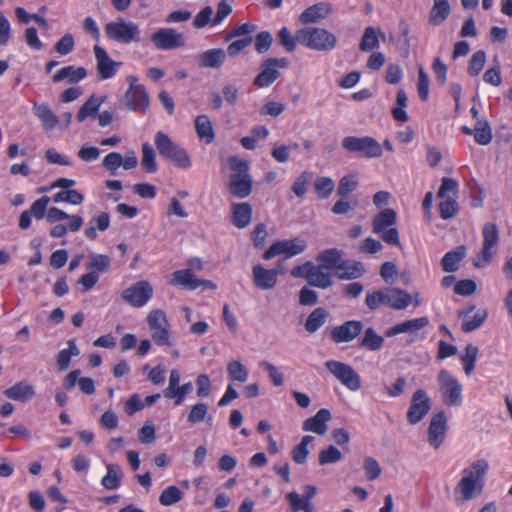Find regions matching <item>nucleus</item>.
<instances>
[{
	"label": "nucleus",
	"mask_w": 512,
	"mask_h": 512,
	"mask_svg": "<svg viewBox=\"0 0 512 512\" xmlns=\"http://www.w3.org/2000/svg\"><path fill=\"white\" fill-rule=\"evenodd\" d=\"M156 148L164 159L173 163L178 168H188L191 165L187 152L162 131L155 134Z\"/></svg>",
	"instance_id": "39448f33"
},
{
	"label": "nucleus",
	"mask_w": 512,
	"mask_h": 512,
	"mask_svg": "<svg viewBox=\"0 0 512 512\" xmlns=\"http://www.w3.org/2000/svg\"><path fill=\"white\" fill-rule=\"evenodd\" d=\"M379 47L378 31L373 26H368L359 43V49L363 52H370Z\"/></svg>",
	"instance_id": "ea45409f"
},
{
	"label": "nucleus",
	"mask_w": 512,
	"mask_h": 512,
	"mask_svg": "<svg viewBox=\"0 0 512 512\" xmlns=\"http://www.w3.org/2000/svg\"><path fill=\"white\" fill-rule=\"evenodd\" d=\"M228 165L234 172L232 175H250L248 161L241 159L239 156H231L228 159Z\"/></svg>",
	"instance_id": "680f3d73"
},
{
	"label": "nucleus",
	"mask_w": 512,
	"mask_h": 512,
	"mask_svg": "<svg viewBox=\"0 0 512 512\" xmlns=\"http://www.w3.org/2000/svg\"><path fill=\"white\" fill-rule=\"evenodd\" d=\"M330 337L335 343L352 341V320H348L342 325L334 327L330 331Z\"/></svg>",
	"instance_id": "c03bdc74"
},
{
	"label": "nucleus",
	"mask_w": 512,
	"mask_h": 512,
	"mask_svg": "<svg viewBox=\"0 0 512 512\" xmlns=\"http://www.w3.org/2000/svg\"><path fill=\"white\" fill-rule=\"evenodd\" d=\"M466 246L459 245L455 249L445 253L441 259V267L444 272L453 273L460 268L461 261L466 257Z\"/></svg>",
	"instance_id": "5701e85b"
},
{
	"label": "nucleus",
	"mask_w": 512,
	"mask_h": 512,
	"mask_svg": "<svg viewBox=\"0 0 512 512\" xmlns=\"http://www.w3.org/2000/svg\"><path fill=\"white\" fill-rule=\"evenodd\" d=\"M253 42V37H243L230 43L225 51L229 56H238L245 48L250 46Z\"/></svg>",
	"instance_id": "e2e57ef3"
},
{
	"label": "nucleus",
	"mask_w": 512,
	"mask_h": 512,
	"mask_svg": "<svg viewBox=\"0 0 512 512\" xmlns=\"http://www.w3.org/2000/svg\"><path fill=\"white\" fill-rule=\"evenodd\" d=\"M87 76V69L85 67H74L72 65L62 67L53 75L54 82H60L64 79L68 83L74 84L83 80Z\"/></svg>",
	"instance_id": "c85d7f7f"
},
{
	"label": "nucleus",
	"mask_w": 512,
	"mask_h": 512,
	"mask_svg": "<svg viewBox=\"0 0 512 512\" xmlns=\"http://www.w3.org/2000/svg\"><path fill=\"white\" fill-rule=\"evenodd\" d=\"M33 114L41 121L45 130H53L59 123L58 117L53 113L47 103H34L32 108Z\"/></svg>",
	"instance_id": "a878e982"
},
{
	"label": "nucleus",
	"mask_w": 512,
	"mask_h": 512,
	"mask_svg": "<svg viewBox=\"0 0 512 512\" xmlns=\"http://www.w3.org/2000/svg\"><path fill=\"white\" fill-rule=\"evenodd\" d=\"M208 414V406L203 402L196 403L191 407L187 415V422L194 425L203 422Z\"/></svg>",
	"instance_id": "8fccbe9b"
},
{
	"label": "nucleus",
	"mask_w": 512,
	"mask_h": 512,
	"mask_svg": "<svg viewBox=\"0 0 512 512\" xmlns=\"http://www.w3.org/2000/svg\"><path fill=\"white\" fill-rule=\"evenodd\" d=\"M50 198L48 196H43L37 199L30 207L28 212H31L37 220H41L45 217L47 206L49 204Z\"/></svg>",
	"instance_id": "69168bd1"
},
{
	"label": "nucleus",
	"mask_w": 512,
	"mask_h": 512,
	"mask_svg": "<svg viewBox=\"0 0 512 512\" xmlns=\"http://www.w3.org/2000/svg\"><path fill=\"white\" fill-rule=\"evenodd\" d=\"M329 317L328 311L323 307L314 309L307 317L304 327L309 333L318 331L327 321Z\"/></svg>",
	"instance_id": "72a5a7b5"
},
{
	"label": "nucleus",
	"mask_w": 512,
	"mask_h": 512,
	"mask_svg": "<svg viewBox=\"0 0 512 512\" xmlns=\"http://www.w3.org/2000/svg\"><path fill=\"white\" fill-rule=\"evenodd\" d=\"M489 469L488 461L478 459L471 464L470 467L463 470V477L458 482L456 491L459 489L463 495V499L471 500L475 492L480 494L484 487V476Z\"/></svg>",
	"instance_id": "f03ea898"
},
{
	"label": "nucleus",
	"mask_w": 512,
	"mask_h": 512,
	"mask_svg": "<svg viewBox=\"0 0 512 512\" xmlns=\"http://www.w3.org/2000/svg\"><path fill=\"white\" fill-rule=\"evenodd\" d=\"M129 87L119 101V108L134 112H145L150 104V96L146 88L138 82L134 75H128Z\"/></svg>",
	"instance_id": "20e7f679"
},
{
	"label": "nucleus",
	"mask_w": 512,
	"mask_h": 512,
	"mask_svg": "<svg viewBox=\"0 0 512 512\" xmlns=\"http://www.w3.org/2000/svg\"><path fill=\"white\" fill-rule=\"evenodd\" d=\"M228 377L232 381L245 382L248 378L247 368L238 360H232L227 366Z\"/></svg>",
	"instance_id": "49530a36"
},
{
	"label": "nucleus",
	"mask_w": 512,
	"mask_h": 512,
	"mask_svg": "<svg viewBox=\"0 0 512 512\" xmlns=\"http://www.w3.org/2000/svg\"><path fill=\"white\" fill-rule=\"evenodd\" d=\"M477 291V283L473 279H462L455 283L454 293L459 296L468 297Z\"/></svg>",
	"instance_id": "603ef678"
},
{
	"label": "nucleus",
	"mask_w": 512,
	"mask_h": 512,
	"mask_svg": "<svg viewBox=\"0 0 512 512\" xmlns=\"http://www.w3.org/2000/svg\"><path fill=\"white\" fill-rule=\"evenodd\" d=\"M322 269L321 266L315 265L307 281L312 286L326 289L332 285V280L330 273L323 272Z\"/></svg>",
	"instance_id": "79ce46f5"
},
{
	"label": "nucleus",
	"mask_w": 512,
	"mask_h": 512,
	"mask_svg": "<svg viewBox=\"0 0 512 512\" xmlns=\"http://www.w3.org/2000/svg\"><path fill=\"white\" fill-rule=\"evenodd\" d=\"M316 261L323 269L334 270L343 261V252L337 248L325 249L316 256Z\"/></svg>",
	"instance_id": "2f4dec72"
},
{
	"label": "nucleus",
	"mask_w": 512,
	"mask_h": 512,
	"mask_svg": "<svg viewBox=\"0 0 512 512\" xmlns=\"http://www.w3.org/2000/svg\"><path fill=\"white\" fill-rule=\"evenodd\" d=\"M168 283L172 286L181 287L185 290H196L200 287L198 278H196L191 269L176 270L171 274Z\"/></svg>",
	"instance_id": "412c9836"
},
{
	"label": "nucleus",
	"mask_w": 512,
	"mask_h": 512,
	"mask_svg": "<svg viewBox=\"0 0 512 512\" xmlns=\"http://www.w3.org/2000/svg\"><path fill=\"white\" fill-rule=\"evenodd\" d=\"M107 473L102 478L101 484L108 490L117 489L121 485L122 470L118 464H107Z\"/></svg>",
	"instance_id": "e433bc0d"
},
{
	"label": "nucleus",
	"mask_w": 512,
	"mask_h": 512,
	"mask_svg": "<svg viewBox=\"0 0 512 512\" xmlns=\"http://www.w3.org/2000/svg\"><path fill=\"white\" fill-rule=\"evenodd\" d=\"M354 153L366 159L379 158L383 149L381 144L371 136L354 137Z\"/></svg>",
	"instance_id": "2eb2a0df"
},
{
	"label": "nucleus",
	"mask_w": 512,
	"mask_h": 512,
	"mask_svg": "<svg viewBox=\"0 0 512 512\" xmlns=\"http://www.w3.org/2000/svg\"><path fill=\"white\" fill-rule=\"evenodd\" d=\"M432 407V401L427 392L423 389L416 390L410 401L406 419L411 425H416L421 422L424 417L429 413Z\"/></svg>",
	"instance_id": "1a4fd4ad"
},
{
	"label": "nucleus",
	"mask_w": 512,
	"mask_h": 512,
	"mask_svg": "<svg viewBox=\"0 0 512 512\" xmlns=\"http://www.w3.org/2000/svg\"><path fill=\"white\" fill-rule=\"evenodd\" d=\"M342 459L341 451L334 445H330L327 449L320 451L319 453V464L327 465L336 463Z\"/></svg>",
	"instance_id": "4d7b16f0"
},
{
	"label": "nucleus",
	"mask_w": 512,
	"mask_h": 512,
	"mask_svg": "<svg viewBox=\"0 0 512 512\" xmlns=\"http://www.w3.org/2000/svg\"><path fill=\"white\" fill-rule=\"evenodd\" d=\"M397 222V213L392 208H386L377 213L372 221L373 233H380L386 228L394 226Z\"/></svg>",
	"instance_id": "c756f323"
},
{
	"label": "nucleus",
	"mask_w": 512,
	"mask_h": 512,
	"mask_svg": "<svg viewBox=\"0 0 512 512\" xmlns=\"http://www.w3.org/2000/svg\"><path fill=\"white\" fill-rule=\"evenodd\" d=\"M273 37L269 31H261L255 37V50L259 54H265L271 48Z\"/></svg>",
	"instance_id": "13d9d810"
},
{
	"label": "nucleus",
	"mask_w": 512,
	"mask_h": 512,
	"mask_svg": "<svg viewBox=\"0 0 512 512\" xmlns=\"http://www.w3.org/2000/svg\"><path fill=\"white\" fill-rule=\"evenodd\" d=\"M438 382L442 399L448 406H459L462 403V386L447 370L442 369L438 374Z\"/></svg>",
	"instance_id": "0eeeda50"
},
{
	"label": "nucleus",
	"mask_w": 512,
	"mask_h": 512,
	"mask_svg": "<svg viewBox=\"0 0 512 512\" xmlns=\"http://www.w3.org/2000/svg\"><path fill=\"white\" fill-rule=\"evenodd\" d=\"M332 414L326 408L320 409L314 416L307 418L302 425L304 431L324 435L328 430L327 423L331 420Z\"/></svg>",
	"instance_id": "dca6fc26"
},
{
	"label": "nucleus",
	"mask_w": 512,
	"mask_h": 512,
	"mask_svg": "<svg viewBox=\"0 0 512 512\" xmlns=\"http://www.w3.org/2000/svg\"><path fill=\"white\" fill-rule=\"evenodd\" d=\"M105 97L97 98L95 94L91 95L88 100L80 107L77 113V120L83 122L89 116L94 115L104 102Z\"/></svg>",
	"instance_id": "58836bf2"
},
{
	"label": "nucleus",
	"mask_w": 512,
	"mask_h": 512,
	"mask_svg": "<svg viewBox=\"0 0 512 512\" xmlns=\"http://www.w3.org/2000/svg\"><path fill=\"white\" fill-rule=\"evenodd\" d=\"M313 173L311 171H303L294 181L291 189L293 193L302 198L307 192V186L312 180Z\"/></svg>",
	"instance_id": "09e8293b"
},
{
	"label": "nucleus",
	"mask_w": 512,
	"mask_h": 512,
	"mask_svg": "<svg viewBox=\"0 0 512 512\" xmlns=\"http://www.w3.org/2000/svg\"><path fill=\"white\" fill-rule=\"evenodd\" d=\"M475 306L470 305L459 312V316H463L464 319L461 324V330L464 333H470L481 327L488 317V311L486 309H478L476 313L470 318L469 314L474 311Z\"/></svg>",
	"instance_id": "f3484780"
},
{
	"label": "nucleus",
	"mask_w": 512,
	"mask_h": 512,
	"mask_svg": "<svg viewBox=\"0 0 512 512\" xmlns=\"http://www.w3.org/2000/svg\"><path fill=\"white\" fill-rule=\"evenodd\" d=\"M168 326L169 325L167 323V324H164L163 326H161L160 328H155L152 330L151 337H152L153 341L158 346H170L171 345L170 333L168 330Z\"/></svg>",
	"instance_id": "0e129e2a"
},
{
	"label": "nucleus",
	"mask_w": 512,
	"mask_h": 512,
	"mask_svg": "<svg viewBox=\"0 0 512 512\" xmlns=\"http://www.w3.org/2000/svg\"><path fill=\"white\" fill-rule=\"evenodd\" d=\"M365 303L370 310H376L380 305L403 310L412 303V296L401 288L386 287L367 293Z\"/></svg>",
	"instance_id": "f257e3e1"
},
{
	"label": "nucleus",
	"mask_w": 512,
	"mask_h": 512,
	"mask_svg": "<svg viewBox=\"0 0 512 512\" xmlns=\"http://www.w3.org/2000/svg\"><path fill=\"white\" fill-rule=\"evenodd\" d=\"M447 422L448 419L444 410H440L433 414L430 420L428 427V442L435 449H438L445 440L448 429Z\"/></svg>",
	"instance_id": "f8f14e48"
},
{
	"label": "nucleus",
	"mask_w": 512,
	"mask_h": 512,
	"mask_svg": "<svg viewBox=\"0 0 512 512\" xmlns=\"http://www.w3.org/2000/svg\"><path fill=\"white\" fill-rule=\"evenodd\" d=\"M364 469L368 480L373 481L381 474V466L379 462L373 457H367L364 461Z\"/></svg>",
	"instance_id": "338daca9"
},
{
	"label": "nucleus",
	"mask_w": 512,
	"mask_h": 512,
	"mask_svg": "<svg viewBox=\"0 0 512 512\" xmlns=\"http://www.w3.org/2000/svg\"><path fill=\"white\" fill-rule=\"evenodd\" d=\"M299 44L317 51H329L336 46V36L326 29L304 27L296 31Z\"/></svg>",
	"instance_id": "7ed1b4c3"
},
{
	"label": "nucleus",
	"mask_w": 512,
	"mask_h": 512,
	"mask_svg": "<svg viewBox=\"0 0 512 512\" xmlns=\"http://www.w3.org/2000/svg\"><path fill=\"white\" fill-rule=\"evenodd\" d=\"M483 247L482 253L486 262L491 261L492 253L490 249L493 248L499 240V230L495 223L488 222L483 226Z\"/></svg>",
	"instance_id": "393cba45"
},
{
	"label": "nucleus",
	"mask_w": 512,
	"mask_h": 512,
	"mask_svg": "<svg viewBox=\"0 0 512 512\" xmlns=\"http://www.w3.org/2000/svg\"><path fill=\"white\" fill-rule=\"evenodd\" d=\"M408 104V98L404 89H399L396 94L395 107L392 108L391 114L394 120L398 122H407L409 116L405 110Z\"/></svg>",
	"instance_id": "4c0bfd02"
},
{
	"label": "nucleus",
	"mask_w": 512,
	"mask_h": 512,
	"mask_svg": "<svg viewBox=\"0 0 512 512\" xmlns=\"http://www.w3.org/2000/svg\"><path fill=\"white\" fill-rule=\"evenodd\" d=\"M332 12L331 4L328 2H319L306 8L299 16L302 24L319 22L327 18Z\"/></svg>",
	"instance_id": "6ab92c4d"
},
{
	"label": "nucleus",
	"mask_w": 512,
	"mask_h": 512,
	"mask_svg": "<svg viewBox=\"0 0 512 512\" xmlns=\"http://www.w3.org/2000/svg\"><path fill=\"white\" fill-rule=\"evenodd\" d=\"M141 166L147 173H155L158 170L156 163V154L151 144H142V160Z\"/></svg>",
	"instance_id": "a19ab883"
},
{
	"label": "nucleus",
	"mask_w": 512,
	"mask_h": 512,
	"mask_svg": "<svg viewBox=\"0 0 512 512\" xmlns=\"http://www.w3.org/2000/svg\"><path fill=\"white\" fill-rule=\"evenodd\" d=\"M486 63V53L484 50H477L470 58L468 63V74L471 77L478 76Z\"/></svg>",
	"instance_id": "de8ad7c7"
},
{
	"label": "nucleus",
	"mask_w": 512,
	"mask_h": 512,
	"mask_svg": "<svg viewBox=\"0 0 512 512\" xmlns=\"http://www.w3.org/2000/svg\"><path fill=\"white\" fill-rule=\"evenodd\" d=\"M429 76L422 66L418 70L417 91L421 101H427L429 97Z\"/></svg>",
	"instance_id": "bf43d9fd"
},
{
	"label": "nucleus",
	"mask_w": 512,
	"mask_h": 512,
	"mask_svg": "<svg viewBox=\"0 0 512 512\" xmlns=\"http://www.w3.org/2000/svg\"><path fill=\"white\" fill-rule=\"evenodd\" d=\"M280 77V71L277 70L272 64H269V59L264 60L260 65V72L254 78L253 85L258 88H264L272 85L275 80Z\"/></svg>",
	"instance_id": "b1692460"
},
{
	"label": "nucleus",
	"mask_w": 512,
	"mask_h": 512,
	"mask_svg": "<svg viewBox=\"0 0 512 512\" xmlns=\"http://www.w3.org/2000/svg\"><path fill=\"white\" fill-rule=\"evenodd\" d=\"M111 266V260L108 255L95 254L91 256L90 262L87 264V269H95L99 273H106Z\"/></svg>",
	"instance_id": "3c124183"
},
{
	"label": "nucleus",
	"mask_w": 512,
	"mask_h": 512,
	"mask_svg": "<svg viewBox=\"0 0 512 512\" xmlns=\"http://www.w3.org/2000/svg\"><path fill=\"white\" fill-rule=\"evenodd\" d=\"M327 370L332 373L339 381H341L349 389H352V367L348 364L329 360L325 363Z\"/></svg>",
	"instance_id": "bb28decb"
},
{
	"label": "nucleus",
	"mask_w": 512,
	"mask_h": 512,
	"mask_svg": "<svg viewBox=\"0 0 512 512\" xmlns=\"http://www.w3.org/2000/svg\"><path fill=\"white\" fill-rule=\"evenodd\" d=\"M253 188L251 175H231L228 190L229 193L239 199L247 198Z\"/></svg>",
	"instance_id": "a211bd4d"
},
{
	"label": "nucleus",
	"mask_w": 512,
	"mask_h": 512,
	"mask_svg": "<svg viewBox=\"0 0 512 512\" xmlns=\"http://www.w3.org/2000/svg\"><path fill=\"white\" fill-rule=\"evenodd\" d=\"M195 132L200 140H204L207 144H211L215 140V132L208 115L202 114L195 118Z\"/></svg>",
	"instance_id": "cd10ccee"
},
{
	"label": "nucleus",
	"mask_w": 512,
	"mask_h": 512,
	"mask_svg": "<svg viewBox=\"0 0 512 512\" xmlns=\"http://www.w3.org/2000/svg\"><path fill=\"white\" fill-rule=\"evenodd\" d=\"M200 68L219 69L224 64L226 52L222 48L206 50L198 55Z\"/></svg>",
	"instance_id": "aec40b11"
},
{
	"label": "nucleus",
	"mask_w": 512,
	"mask_h": 512,
	"mask_svg": "<svg viewBox=\"0 0 512 512\" xmlns=\"http://www.w3.org/2000/svg\"><path fill=\"white\" fill-rule=\"evenodd\" d=\"M474 140L477 144L486 146L492 141V129L487 119L481 118L475 122Z\"/></svg>",
	"instance_id": "c9c22d12"
},
{
	"label": "nucleus",
	"mask_w": 512,
	"mask_h": 512,
	"mask_svg": "<svg viewBox=\"0 0 512 512\" xmlns=\"http://www.w3.org/2000/svg\"><path fill=\"white\" fill-rule=\"evenodd\" d=\"M3 394L11 400L26 402L35 396V389L33 385L25 381H20L6 388Z\"/></svg>",
	"instance_id": "4be33fe9"
},
{
	"label": "nucleus",
	"mask_w": 512,
	"mask_h": 512,
	"mask_svg": "<svg viewBox=\"0 0 512 512\" xmlns=\"http://www.w3.org/2000/svg\"><path fill=\"white\" fill-rule=\"evenodd\" d=\"M151 41L158 50H174L185 45L182 33L173 28H160L151 35Z\"/></svg>",
	"instance_id": "9d476101"
},
{
	"label": "nucleus",
	"mask_w": 512,
	"mask_h": 512,
	"mask_svg": "<svg viewBox=\"0 0 512 512\" xmlns=\"http://www.w3.org/2000/svg\"><path fill=\"white\" fill-rule=\"evenodd\" d=\"M252 219V206L247 203H236L232 206V223L239 229L247 227Z\"/></svg>",
	"instance_id": "7c9ffc66"
},
{
	"label": "nucleus",
	"mask_w": 512,
	"mask_h": 512,
	"mask_svg": "<svg viewBox=\"0 0 512 512\" xmlns=\"http://www.w3.org/2000/svg\"><path fill=\"white\" fill-rule=\"evenodd\" d=\"M307 248V242L296 237L289 240L275 241L262 255L264 260H270L278 255H285L286 258H291L303 253Z\"/></svg>",
	"instance_id": "6e6552de"
},
{
	"label": "nucleus",
	"mask_w": 512,
	"mask_h": 512,
	"mask_svg": "<svg viewBox=\"0 0 512 512\" xmlns=\"http://www.w3.org/2000/svg\"><path fill=\"white\" fill-rule=\"evenodd\" d=\"M183 496L184 493L179 487L171 485L161 492L159 496V502L161 505L168 507L181 501L183 499Z\"/></svg>",
	"instance_id": "37998d69"
},
{
	"label": "nucleus",
	"mask_w": 512,
	"mask_h": 512,
	"mask_svg": "<svg viewBox=\"0 0 512 512\" xmlns=\"http://www.w3.org/2000/svg\"><path fill=\"white\" fill-rule=\"evenodd\" d=\"M430 320L427 316L405 320L400 323L402 333H413L420 329L425 328L429 324Z\"/></svg>",
	"instance_id": "5fc2aeb1"
},
{
	"label": "nucleus",
	"mask_w": 512,
	"mask_h": 512,
	"mask_svg": "<svg viewBox=\"0 0 512 512\" xmlns=\"http://www.w3.org/2000/svg\"><path fill=\"white\" fill-rule=\"evenodd\" d=\"M278 43L283 46L285 51L293 52L296 48V35L293 36L287 27H283L279 30L278 34Z\"/></svg>",
	"instance_id": "6e6d98bb"
},
{
	"label": "nucleus",
	"mask_w": 512,
	"mask_h": 512,
	"mask_svg": "<svg viewBox=\"0 0 512 512\" xmlns=\"http://www.w3.org/2000/svg\"><path fill=\"white\" fill-rule=\"evenodd\" d=\"M94 55L97 62V72L100 79H110L117 73V68L122 64L112 60L106 50L98 45L94 46Z\"/></svg>",
	"instance_id": "4468645a"
},
{
	"label": "nucleus",
	"mask_w": 512,
	"mask_h": 512,
	"mask_svg": "<svg viewBox=\"0 0 512 512\" xmlns=\"http://www.w3.org/2000/svg\"><path fill=\"white\" fill-rule=\"evenodd\" d=\"M75 42L73 35L70 33L64 34L54 45V50L60 55H68L74 50Z\"/></svg>",
	"instance_id": "052dcab7"
},
{
	"label": "nucleus",
	"mask_w": 512,
	"mask_h": 512,
	"mask_svg": "<svg viewBox=\"0 0 512 512\" xmlns=\"http://www.w3.org/2000/svg\"><path fill=\"white\" fill-rule=\"evenodd\" d=\"M335 183L332 178L321 176L314 182V190L320 199L328 198L334 191Z\"/></svg>",
	"instance_id": "a18cd8bd"
},
{
	"label": "nucleus",
	"mask_w": 512,
	"mask_h": 512,
	"mask_svg": "<svg viewBox=\"0 0 512 512\" xmlns=\"http://www.w3.org/2000/svg\"><path fill=\"white\" fill-rule=\"evenodd\" d=\"M279 271L276 268L267 269L261 264L252 268V280L256 288L260 290H271L278 282Z\"/></svg>",
	"instance_id": "ddd939ff"
},
{
	"label": "nucleus",
	"mask_w": 512,
	"mask_h": 512,
	"mask_svg": "<svg viewBox=\"0 0 512 512\" xmlns=\"http://www.w3.org/2000/svg\"><path fill=\"white\" fill-rule=\"evenodd\" d=\"M384 338L377 334L373 327L366 328L363 337L359 340V347L369 351H378L382 348Z\"/></svg>",
	"instance_id": "f704fd0d"
},
{
	"label": "nucleus",
	"mask_w": 512,
	"mask_h": 512,
	"mask_svg": "<svg viewBox=\"0 0 512 512\" xmlns=\"http://www.w3.org/2000/svg\"><path fill=\"white\" fill-rule=\"evenodd\" d=\"M451 6L448 0H434L429 13V23L434 26L442 24L450 15Z\"/></svg>",
	"instance_id": "473e14b6"
},
{
	"label": "nucleus",
	"mask_w": 512,
	"mask_h": 512,
	"mask_svg": "<svg viewBox=\"0 0 512 512\" xmlns=\"http://www.w3.org/2000/svg\"><path fill=\"white\" fill-rule=\"evenodd\" d=\"M106 36L121 44H129L131 42H140V29L139 26L132 21H119L109 22L104 27Z\"/></svg>",
	"instance_id": "423d86ee"
},
{
	"label": "nucleus",
	"mask_w": 512,
	"mask_h": 512,
	"mask_svg": "<svg viewBox=\"0 0 512 512\" xmlns=\"http://www.w3.org/2000/svg\"><path fill=\"white\" fill-rule=\"evenodd\" d=\"M147 323L150 328V330H153L155 328H160L164 324L168 323V320L166 318V314L163 310L156 309L152 310L148 316H147Z\"/></svg>",
	"instance_id": "774afa93"
},
{
	"label": "nucleus",
	"mask_w": 512,
	"mask_h": 512,
	"mask_svg": "<svg viewBox=\"0 0 512 512\" xmlns=\"http://www.w3.org/2000/svg\"><path fill=\"white\" fill-rule=\"evenodd\" d=\"M459 211L458 203L451 198H447L439 203V213L443 220H449L457 215Z\"/></svg>",
	"instance_id": "864d4df0"
},
{
	"label": "nucleus",
	"mask_w": 512,
	"mask_h": 512,
	"mask_svg": "<svg viewBox=\"0 0 512 512\" xmlns=\"http://www.w3.org/2000/svg\"><path fill=\"white\" fill-rule=\"evenodd\" d=\"M153 296V288L147 281H138L123 290L121 297L133 307L144 306Z\"/></svg>",
	"instance_id": "9b49d317"
}]
</instances>
